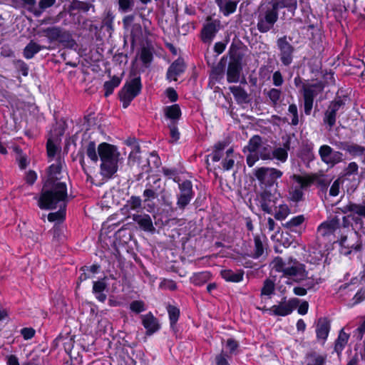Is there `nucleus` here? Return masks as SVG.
Returning <instances> with one entry per match:
<instances>
[{
	"label": "nucleus",
	"instance_id": "1",
	"mask_svg": "<svg viewBox=\"0 0 365 365\" xmlns=\"http://www.w3.org/2000/svg\"><path fill=\"white\" fill-rule=\"evenodd\" d=\"M67 197L66 185L64 182H56L50 190H43L38 200V206L45 210L56 209L57 207L61 210L66 207ZM63 215L61 210L52 212L48 214V220L54 222L63 218Z\"/></svg>",
	"mask_w": 365,
	"mask_h": 365
},
{
	"label": "nucleus",
	"instance_id": "2",
	"mask_svg": "<svg viewBox=\"0 0 365 365\" xmlns=\"http://www.w3.org/2000/svg\"><path fill=\"white\" fill-rule=\"evenodd\" d=\"M272 269L282 273V277L300 283L307 278L308 272L306 266L297 259L290 257L284 261L282 257H277L271 262Z\"/></svg>",
	"mask_w": 365,
	"mask_h": 365
},
{
	"label": "nucleus",
	"instance_id": "3",
	"mask_svg": "<svg viewBox=\"0 0 365 365\" xmlns=\"http://www.w3.org/2000/svg\"><path fill=\"white\" fill-rule=\"evenodd\" d=\"M257 28L261 33L269 31L279 19V9L270 1L263 3L258 7Z\"/></svg>",
	"mask_w": 365,
	"mask_h": 365
},
{
	"label": "nucleus",
	"instance_id": "4",
	"mask_svg": "<svg viewBox=\"0 0 365 365\" xmlns=\"http://www.w3.org/2000/svg\"><path fill=\"white\" fill-rule=\"evenodd\" d=\"M283 173L274 168L261 167L255 170L254 175L258 180L261 189H274L277 187V180Z\"/></svg>",
	"mask_w": 365,
	"mask_h": 365
},
{
	"label": "nucleus",
	"instance_id": "5",
	"mask_svg": "<svg viewBox=\"0 0 365 365\" xmlns=\"http://www.w3.org/2000/svg\"><path fill=\"white\" fill-rule=\"evenodd\" d=\"M325 84L322 81H316L310 83H302V91L304 98V110L307 115L311 114L314 99L324 89Z\"/></svg>",
	"mask_w": 365,
	"mask_h": 365
},
{
	"label": "nucleus",
	"instance_id": "6",
	"mask_svg": "<svg viewBox=\"0 0 365 365\" xmlns=\"http://www.w3.org/2000/svg\"><path fill=\"white\" fill-rule=\"evenodd\" d=\"M279 197L280 194L276 187L274 189H262V191L257 195L256 201L257 205L263 212L271 214L273 208L276 207Z\"/></svg>",
	"mask_w": 365,
	"mask_h": 365
},
{
	"label": "nucleus",
	"instance_id": "7",
	"mask_svg": "<svg viewBox=\"0 0 365 365\" xmlns=\"http://www.w3.org/2000/svg\"><path fill=\"white\" fill-rule=\"evenodd\" d=\"M246 148L250 153H257L262 160H271L272 147L267 142H263L258 135L250 139Z\"/></svg>",
	"mask_w": 365,
	"mask_h": 365
},
{
	"label": "nucleus",
	"instance_id": "8",
	"mask_svg": "<svg viewBox=\"0 0 365 365\" xmlns=\"http://www.w3.org/2000/svg\"><path fill=\"white\" fill-rule=\"evenodd\" d=\"M141 87L140 77L134 78L125 85L119 93L123 108H127L134 98L139 94Z\"/></svg>",
	"mask_w": 365,
	"mask_h": 365
},
{
	"label": "nucleus",
	"instance_id": "9",
	"mask_svg": "<svg viewBox=\"0 0 365 365\" xmlns=\"http://www.w3.org/2000/svg\"><path fill=\"white\" fill-rule=\"evenodd\" d=\"M242 55L237 51L230 52V62L227 70V80L229 83H237L242 71Z\"/></svg>",
	"mask_w": 365,
	"mask_h": 365
},
{
	"label": "nucleus",
	"instance_id": "10",
	"mask_svg": "<svg viewBox=\"0 0 365 365\" xmlns=\"http://www.w3.org/2000/svg\"><path fill=\"white\" fill-rule=\"evenodd\" d=\"M38 34L48 38L50 42L58 41L64 44H69L71 42L73 43L70 32L58 26H51L44 29L39 31Z\"/></svg>",
	"mask_w": 365,
	"mask_h": 365
},
{
	"label": "nucleus",
	"instance_id": "11",
	"mask_svg": "<svg viewBox=\"0 0 365 365\" xmlns=\"http://www.w3.org/2000/svg\"><path fill=\"white\" fill-rule=\"evenodd\" d=\"M299 304V299L291 298L287 300L284 297L277 304L273 305L269 312L274 316L285 317L290 314Z\"/></svg>",
	"mask_w": 365,
	"mask_h": 365
},
{
	"label": "nucleus",
	"instance_id": "12",
	"mask_svg": "<svg viewBox=\"0 0 365 365\" xmlns=\"http://www.w3.org/2000/svg\"><path fill=\"white\" fill-rule=\"evenodd\" d=\"M277 46L279 50V58L282 63L289 66L293 61L294 46L287 41V36H284L277 40Z\"/></svg>",
	"mask_w": 365,
	"mask_h": 365
},
{
	"label": "nucleus",
	"instance_id": "13",
	"mask_svg": "<svg viewBox=\"0 0 365 365\" xmlns=\"http://www.w3.org/2000/svg\"><path fill=\"white\" fill-rule=\"evenodd\" d=\"M85 155H86L93 163H96L98 162L99 155L98 153H97L96 143L93 141H89L86 145L81 148L78 153L80 164L84 173L88 176L90 169L86 164Z\"/></svg>",
	"mask_w": 365,
	"mask_h": 365
},
{
	"label": "nucleus",
	"instance_id": "14",
	"mask_svg": "<svg viewBox=\"0 0 365 365\" xmlns=\"http://www.w3.org/2000/svg\"><path fill=\"white\" fill-rule=\"evenodd\" d=\"M319 155L322 162L331 166L343 160V154L339 151L334 150L327 145H323L319 148Z\"/></svg>",
	"mask_w": 365,
	"mask_h": 365
},
{
	"label": "nucleus",
	"instance_id": "15",
	"mask_svg": "<svg viewBox=\"0 0 365 365\" xmlns=\"http://www.w3.org/2000/svg\"><path fill=\"white\" fill-rule=\"evenodd\" d=\"M220 26V21L219 20H212L210 16L207 17L201 31L202 41L205 43H210L219 31Z\"/></svg>",
	"mask_w": 365,
	"mask_h": 365
},
{
	"label": "nucleus",
	"instance_id": "16",
	"mask_svg": "<svg viewBox=\"0 0 365 365\" xmlns=\"http://www.w3.org/2000/svg\"><path fill=\"white\" fill-rule=\"evenodd\" d=\"M344 103L341 99L332 101L328 106L324 115L323 121L325 124H327L330 128H331L336 123V114L343 108Z\"/></svg>",
	"mask_w": 365,
	"mask_h": 365
},
{
	"label": "nucleus",
	"instance_id": "17",
	"mask_svg": "<svg viewBox=\"0 0 365 365\" xmlns=\"http://www.w3.org/2000/svg\"><path fill=\"white\" fill-rule=\"evenodd\" d=\"M98 153L101 160H120V153L117 147L107 143L98 145Z\"/></svg>",
	"mask_w": 365,
	"mask_h": 365
},
{
	"label": "nucleus",
	"instance_id": "18",
	"mask_svg": "<svg viewBox=\"0 0 365 365\" xmlns=\"http://www.w3.org/2000/svg\"><path fill=\"white\" fill-rule=\"evenodd\" d=\"M282 139L284 140L282 147L272 148L271 160H277V161L284 163L288 158V151L291 148V137L287 135Z\"/></svg>",
	"mask_w": 365,
	"mask_h": 365
},
{
	"label": "nucleus",
	"instance_id": "19",
	"mask_svg": "<svg viewBox=\"0 0 365 365\" xmlns=\"http://www.w3.org/2000/svg\"><path fill=\"white\" fill-rule=\"evenodd\" d=\"M142 324L146 329L147 335H152L160 327L158 320L151 312L141 315Z\"/></svg>",
	"mask_w": 365,
	"mask_h": 365
},
{
	"label": "nucleus",
	"instance_id": "20",
	"mask_svg": "<svg viewBox=\"0 0 365 365\" xmlns=\"http://www.w3.org/2000/svg\"><path fill=\"white\" fill-rule=\"evenodd\" d=\"M339 220L336 217L322 222L317 228L318 234L322 237H328L339 228Z\"/></svg>",
	"mask_w": 365,
	"mask_h": 365
},
{
	"label": "nucleus",
	"instance_id": "21",
	"mask_svg": "<svg viewBox=\"0 0 365 365\" xmlns=\"http://www.w3.org/2000/svg\"><path fill=\"white\" fill-rule=\"evenodd\" d=\"M101 175L106 178L110 179L118 171L119 160H101Z\"/></svg>",
	"mask_w": 365,
	"mask_h": 365
},
{
	"label": "nucleus",
	"instance_id": "22",
	"mask_svg": "<svg viewBox=\"0 0 365 365\" xmlns=\"http://www.w3.org/2000/svg\"><path fill=\"white\" fill-rule=\"evenodd\" d=\"M185 68L184 61L181 58H178L168 68L167 78L169 81H177L178 76L184 72Z\"/></svg>",
	"mask_w": 365,
	"mask_h": 365
},
{
	"label": "nucleus",
	"instance_id": "23",
	"mask_svg": "<svg viewBox=\"0 0 365 365\" xmlns=\"http://www.w3.org/2000/svg\"><path fill=\"white\" fill-rule=\"evenodd\" d=\"M133 220L145 232H153L155 230L152 219L148 214H135L133 215Z\"/></svg>",
	"mask_w": 365,
	"mask_h": 365
},
{
	"label": "nucleus",
	"instance_id": "24",
	"mask_svg": "<svg viewBox=\"0 0 365 365\" xmlns=\"http://www.w3.org/2000/svg\"><path fill=\"white\" fill-rule=\"evenodd\" d=\"M163 113L166 119L170 120L169 123H178L182 115L178 104L164 107Z\"/></svg>",
	"mask_w": 365,
	"mask_h": 365
},
{
	"label": "nucleus",
	"instance_id": "25",
	"mask_svg": "<svg viewBox=\"0 0 365 365\" xmlns=\"http://www.w3.org/2000/svg\"><path fill=\"white\" fill-rule=\"evenodd\" d=\"M160 178H157L153 180V184L148 182L146 185V189L143 191V197H145V202L153 200L157 197L158 195L156 194V191L160 190Z\"/></svg>",
	"mask_w": 365,
	"mask_h": 365
},
{
	"label": "nucleus",
	"instance_id": "26",
	"mask_svg": "<svg viewBox=\"0 0 365 365\" xmlns=\"http://www.w3.org/2000/svg\"><path fill=\"white\" fill-rule=\"evenodd\" d=\"M219 10L224 16H228L233 14L237 9V1L231 0H215Z\"/></svg>",
	"mask_w": 365,
	"mask_h": 365
},
{
	"label": "nucleus",
	"instance_id": "27",
	"mask_svg": "<svg viewBox=\"0 0 365 365\" xmlns=\"http://www.w3.org/2000/svg\"><path fill=\"white\" fill-rule=\"evenodd\" d=\"M330 329L329 322L326 318L319 319L317 324L316 333L319 340L325 341Z\"/></svg>",
	"mask_w": 365,
	"mask_h": 365
},
{
	"label": "nucleus",
	"instance_id": "28",
	"mask_svg": "<svg viewBox=\"0 0 365 365\" xmlns=\"http://www.w3.org/2000/svg\"><path fill=\"white\" fill-rule=\"evenodd\" d=\"M264 96L272 106H276L280 102L282 97V91L277 88H272L264 90Z\"/></svg>",
	"mask_w": 365,
	"mask_h": 365
},
{
	"label": "nucleus",
	"instance_id": "29",
	"mask_svg": "<svg viewBox=\"0 0 365 365\" xmlns=\"http://www.w3.org/2000/svg\"><path fill=\"white\" fill-rule=\"evenodd\" d=\"M44 48H46L45 46H41L34 41H31L24 48L23 54L26 59H31L35 56V54Z\"/></svg>",
	"mask_w": 365,
	"mask_h": 365
},
{
	"label": "nucleus",
	"instance_id": "30",
	"mask_svg": "<svg viewBox=\"0 0 365 365\" xmlns=\"http://www.w3.org/2000/svg\"><path fill=\"white\" fill-rule=\"evenodd\" d=\"M243 271L234 272L231 269H224L221 271L222 277L227 282H239L243 279Z\"/></svg>",
	"mask_w": 365,
	"mask_h": 365
},
{
	"label": "nucleus",
	"instance_id": "31",
	"mask_svg": "<svg viewBox=\"0 0 365 365\" xmlns=\"http://www.w3.org/2000/svg\"><path fill=\"white\" fill-rule=\"evenodd\" d=\"M269 1L279 10L286 8L288 11L294 12L297 9V0H271Z\"/></svg>",
	"mask_w": 365,
	"mask_h": 365
},
{
	"label": "nucleus",
	"instance_id": "32",
	"mask_svg": "<svg viewBox=\"0 0 365 365\" xmlns=\"http://www.w3.org/2000/svg\"><path fill=\"white\" fill-rule=\"evenodd\" d=\"M326 356L316 352H311L305 357V365H324Z\"/></svg>",
	"mask_w": 365,
	"mask_h": 365
},
{
	"label": "nucleus",
	"instance_id": "33",
	"mask_svg": "<svg viewBox=\"0 0 365 365\" xmlns=\"http://www.w3.org/2000/svg\"><path fill=\"white\" fill-rule=\"evenodd\" d=\"M211 278V274L209 272H200L194 274L191 278L190 282L195 286H202L207 282Z\"/></svg>",
	"mask_w": 365,
	"mask_h": 365
},
{
	"label": "nucleus",
	"instance_id": "34",
	"mask_svg": "<svg viewBox=\"0 0 365 365\" xmlns=\"http://www.w3.org/2000/svg\"><path fill=\"white\" fill-rule=\"evenodd\" d=\"M230 92L234 96L235 100L240 103H246L248 99V94L246 91L240 86H230Z\"/></svg>",
	"mask_w": 365,
	"mask_h": 365
},
{
	"label": "nucleus",
	"instance_id": "35",
	"mask_svg": "<svg viewBox=\"0 0 365 365\" xmlns=\"http://www.w3.org/2000/svg\"><path fill=\"white\" fill-rule=\"evenodd\" d=\"M292 180L297 182L301 189L305 188L311 185L315 178L310 175H293L292 176Z\"/></svg>",
	"mask_w": 365,
	"mask_h": 365
},
{
	"label": "nucleus",
	"instance_id": "36",
	"mask_svg": "<svg viewBox=\"0 0 365 365\" xmlns=\"http://www.w3.org/2000/svg\"><path fill=\"white\" fill-rule=\"evenodd\" d=\"M227 145L225 142H219L215 145L213 152L209 155L213 162H218L222 158Z\"/></svg>",
	"mask_w": 365,
	"mask_h": 365
},
{
	"label": "nucleus",
	"instance_id": "37",
	"mask_svg": "<svg viewBox=\"0 0 365 365\" xmlns=\"http://www.w3.org/2000/svg\"><path fill=\"white\" fill-rule=\"evenodd\" d=\"M299 156L305 163H309L313 160L314 155L313 153V146L309 144L304 145L300 151Z\"/></svg>",
	"mask_w": 365,
	"mask_h": 365
},
{
	"label": "nucleus",
	"instance_id": "38",
	"mask_svg": "<svg viewBox=\"0 0 365 365\" xmlns=\"http://www.w3.org/2000/svg\"><path fill=\"white\" fill-rule=\"evenodd\" d=\"M349 335L341 329L335 342L334 349L337 353H341L348 342Z\"/></svg>",
	"mask_w": 365,
	"mask_h": 365
},
{
	"label": "nucleus",
	"instance_id": "39",
	"mask_svg": "<svg viewBox=\"0 0 365 365\" xmlns=\"http://www.w3.org/2000/svg\"><path fill=\"white\" fill-rule=\"evenodd\" d=\"M178 187L180 190V195L190 197L193 198L194 192L192 190V185L190 180H185L181 183H178Z\"/></svg>",
	"mask_w": 365,
	"mask_h": 365
},
{
	"label": "nucleus",
	"instance_id": "40",
	"mask_svg": "<svg viewBox=\"0 0 365 365\" xmlns=\"http://www.w3.org/2000/svg\"><path fill=\"white\" fill-rule=\"evenodd\" d=\"M120 81L119 77L113 76L110 81L105 82L103 87L106 97L113 93L114 89L120 85Z\"/></svg>",
	"mask_w": 365,
	"mask_h": 365
},
{
	"label": "nucleus",
	"instance_id": "41",
	"mask_svg": "<svg viewBox=\"0 0 365 365\" xmlns=\"http://www.w3.org/2000/svg\"><path fill=\"white\" fill-rule=\"evenodd\" d=\"M304 221V217L302 215L296 216L287 221L283 226L290 231H296L297 228L299 227Z\"/></svg>",
	"mask_w": 365,
	"mask_h": 365
},
{
	"label": "nucleus",
	"instance_id": "42",
	"mask_svg": "<svg viewBox=\"0 0 365 365\" xmlns=\"http://www.w3.org/2000/svg\"><path fill=\"white\" fill-rule=\"evenodd\" d=\"M226 157L222 160V167L224 170H229L232 169L235 164L234 150L232 148H229L226 151Z\"/></svg>",
	"mask_w": 365,
	"mask_h": 365
},
{
	"label": "nucleus",
	"instance_id": "43",
	"mask_svg": "<svg viewBox=\"0 0 365 365\" xmlns=\"http://www.w3.org/2000/svg\"><path fill=\"white\" fill-rule=\"evenodd\" d=\"M275 289L274 282L270 279H266L264 281L263 287L261 289V295L268 296L270 297L274 294Z\"/></svg>",
	"mask_w": 365,
	"mask_h": 365
},
{
	"label": "nucleus",
	"instance_id": "44",
	"mask_svg": "<svg viewBox=\"0 0 365 365\" xmlns=\"http://www.w3.org/2000/svg\"><path fill=\"white\" fill-rule=\"evenodd\" d=\"M56 0H40L38 3V8L36 7V10H34V14L36 16H40L43 11L53 6Z\"/></svg>",
	"mask_w": 365,
	"mask_h": 365
},
{
	"label": "nucleus",
	"instance_id": "45",
	"mask_svg": "<svg viewBox=\"0 0 365 365\" xmlns=\"http://www.w3.org/2000/svg\"><path fill=\"white\" fill-rule=\"evenodd\" d=\"M171 327H174L180 317V310L175 306L168 305L167 307Z\"/></svg>",
	"mask_w": 365,
	"mask_h": 365
},
{
	"label": "nucleus",
	"instance_id": "46",
	"mask_svg": "<svg viewBox=\"0 0 365 365\" xmlns=\"http://www.w3.org/2000/svg\"><path fill=\"white\" fill-rule=\"evenodd\" d=\"M113 19L114 16L111 12L108 11L102 21V27H105L110 34H111L114 31Z\"/></svg>",
	"mask_w": 365,
	"mask_h": 365
},
{
	"label": "nucleus",
	"instance_id": "47",
	"mask_svg": "<svg viewBox=\"0 0 365 365\" xmlns=\"http://www.w3.org/2000/svg\"><path fill=\"white\" fill-rule=\"evenodd\" d=\"M290 213V210L286 204L279 205L275 210L274 217L278 220H284Z\"/></svg>",
	"mask_w": 365,
	"mask_h": 365
},
{
	"label": "nucleus",
	"instance_id": "48",
	"mask_svg": "<svg viewBox=\"0 0 365 365\" xmlns=\"http://www.w3.org/2000/svg\"><path fill=\"white\" fill-rule=\"evenodd\" d=\"M91 6H93L88 3L78 0H73L71 4L69 6V10H82L83 11H88Z\"/></svg>",
	"mask_w": 365,
	"mask_h": 365
},
{
	"label": "nucleus",
	"instance_id": "49",
	"mask_svg": "<svg viewBox=\"0 0 365 365\" xmlns=\"http://www.w3.org/2000/svg\"><path fill=\"white\" fill-rule=\"evenodd\" d=\"M255 248L252 257L255 259L261 257L264 253V245L262 242L259 236L255 237Z\"/></svg>",
	"mask_w": 365,
	"mask_h": 365
},
{
	"label": "nucleus",
	"instance_id": "50",
	"mask_svg": "<svg viewBox=\"0 0 365 365\" xmlns=\"http://www.w3.org/2000/svg\"><path fill=\"white\" fill-rule=\"evenodd\" d=\"M344 150L354 156L361 155L365 152L364 147L356 144L347 145L344 148Z\"/></svg>",
	"mask_w": 365,
	"mask_h": 365
},
{
	"label": "nucleus",
	"instance_id": "51",
	"mask_svg": "<svg viewBox=\"0 0 365 365\" xmlns=\"http://www.w3.org/2000/svg\"><path fill=\"white\" fill-rule=\"evenodd\" d=\"M288 113L292 115L291 125H297L299 122L298 109L296 104L292 103L289 106Z\"/></svg>",
	"mask_w": 365,
	"mask_h": 365
},
{
	"label": "nucleus",
	"instance_id": "52",
	"mask_svg": "<svg viewBox=\"0 0 365 365\" xmlns=\"http://www.w3.org/2000/svg\"><path fill=\"white\" fill-rule=\"evenodd\" d=\"M140 59L145 65L150 63L153 60V53L150 49L143 48L140 51Z\"/></svg>",
	"mask_w": 365,
	"mask_h": 365
},
{
	"label": "nucleus",
	"instance_id": "53",
	"mask_svg": "<svg viewBox=\"0 0 365 365\" xmlns=\"http://www.w3.org/2000/svg\"><path fill=\"white\" fill-rule=\"evenodd\" d=\"M130 309L132 312L139 314L145 310V304L141 300H135L130 304Z\"/></svg>",
	"mask_w": 365,
	"mask_h": 365
},
{
	"label": "nucleus",
	"instance_id": "54",
	"mask_svg": "<svg viewBox=\"0 0 365 365\" xmlns=\"http://www.w3.org/2000/svg\"><path fill=\"white\" fill-rule=\"evenodd\" d=\"M163 173L169 179H173L175 182H179V177L178 176V171L175 168H163Z\"/></svg>",
	"mask_w": 365,
	"mask_h": 365
},
{
	"label": "nucleus",
	"instance_id": "55",
	"mask_svg": "<svg viewBox=\"0 0 365 365\" xmlns=\"http://www.w3.org/2000/svg\"><path fill=\"white\" fill-rule=\"evenodd\" d=\"M119 9L123 12H128L133 9V0H118Z\"/></svg>",
	"mask_w": 365,
	"mask_h": 365
},
{
	"label": "nucleus",
	"instance_id": "56",
	"mask_svg": "<svg viewBox=\"0 0 365 365\" xmlns=\"http://www.w3.org/2000/svg\"><path fill=\"white\" fill-rule=\"evenodd\" d=\"M131 26L130 35L133 41L139 39L142 36V27L139 24H134Z\"/></svg>",
	"mask_w": 365,
	"mask_h": 365
},
{
	"label": "nucleus",
	"instance_id": "57",
	"mask_svg": "<svg viewBox=\"0 0 365 365\" xmlns=\"http://www.w3.org/2000/svg\"><path fill=\"white\" fill-rule=\"evenodd\" d=\"M341 183L342 182L341 181L340 178H338L334 181L329 189L330 196L336 197L339 195Z\"/></svg>",
	"mask_w": 365,
	"mask_h": 365
},
{
	"label": "nucleus",
	"instance_id": "58",
	"mask_svg": "<svg viewBox=\"0 0 365 365\" xmlns=\"http://www.w3.org/2000/svg\"><path fill=\"white\" fill-rule=\"evenodd\" d=\"M352 213L365 218V202L362 204L353 202Z\"/></svg>",
	"mask_w": 365,
	"mask_h": 365
},
{
	"label": "nucleus",
	"instance_id": "59",
	"mask_svg": "<svg viewBox=\"0 0 365 365\" xmlns=\"http://www.w3.org/2000/svg\"><path fill=\"white\" fill-rule=\"evenodd\" d=\"M128 204L132 210H137L141 207L142 200L138 196H131L128 200Z\"/></svg>",
	"mask_w": 365,
	"mask_h": 365
},
{
	"label": "nucleus",
	"instance_id": "60",
	"mask_svg": "<svg viewBox=\"0 0 365 365\" xmlns=\"http://www.w3.org/2000/svg\"><path fill=\"white\" fill-rule=\"evenodd\" d=\"M106 277L93 282L92 291L98 292H104L107 289V284L105 282Z\"/></svg>",
	"mask_w": 365,
	"mask_h": 365
},
{
	"label": "nucleus",
	"instance_id": "61",
	"mask_svg": "<svg viewBox=\"0 0 365 365\" xmlns=\"http://www.w3.org/2000/svg\"><path fill=\"white\" fill-rule=\"evenodd\" d=\"M359 166L355 162L349 163L347 167L344 169V175L350 176L352 175H356L358 173Z\"/></svg>",
	"mask_w": 365,
	"mask_h": 365
},
{
	"label": "nucleus",
	"instance_id": "62",
	"mask_svg": "<svg viewBox=\"0 0 365 365\" xmlns=\"http://www.w3.org/2000/svg\"><path fill=\"white\" fill-rule=\"evenodd\" d=\"M192 199V198L190 197L178 195L177 199V205L179 207V209L184 210L186 206L190 202Z\"/></svg>",
	"mask_w": 365,
	"mask_h": 365
},
{
	"label": "nucleus",
	"instance_id": "63",
	"mask_svg": "<svg viewBox=\"0 0 365 365\" xmlns=\"http://www.w3.org/2000/svg\"><path fill=\"white\" fill-rule=\"evenodd\" d=\"M228 359L229 356L223 351H221L215 356L216 365H230Z\"/></svg>",
	"mask_w": 365,
	"mask_h": 365
},
{
	"label": "nucleus",
	"instance_id": "64",
	"mask_svg": "<svg viewBox=\"0 0 365 365\" xmlns=\"http://www.w3.org/2000/svg\"><path fill=\"white\" fill-rule=\"evenodd\" d=\"M272 83L276 87H280L284 83V78L279 71H276L272 75Z\"/></svg>",
	"mask_w": 365,
	"mask_h": 365
}]
</instances>
